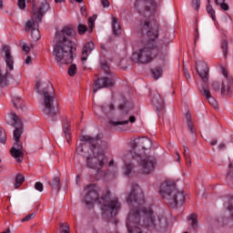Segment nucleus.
Wrapping results in <instances>:
<instances>
[{
	"instance_id": "f257e3e1",
	"label": "nucleus",
	"mask_w": 233,
	"mask_h": 233,
	"mask_svg": "<svg viewBox=\"0 0 233 233\" xmlns=\"http://www.w3.org/2000/svg\"><path fill=\"white\" fill-rule=\"evenodd\" d=\"M140 29L142 34H147L149 41L144 47L133 54V59H136L137 63L147 65L159 56V48H157L156 42H154L159 35V27L156 24L152 25L150 21L144 19L140 22Z\"/></svg>"
},
{
	"instance_id": "f03ea898",
	"label": "nucleus",
	"mask_w": 233,
	"mask_h": 233,
	"mask_svg": "<svg viewBox=\"0 0 233 233\" xmlns=\"http://www.w3.org/2000/svg\"><path fill=\"white\" fill-rule=\"evenodd\" d=\"M74 35H76V31L70 27H66L56 33L53 56L57 65H69L74 61V42L72 41Z\"/></svg>"
},
{
	"instance_id": "7ed1b4c3",
	"label": "nucleus",
	"mask_w": 233,
	"mask_h": 233,
	"mask_svg": "<svg viewBox=\"0 0 233 233\" xmlns=\"http://www.w3.org/2000/svg\"><path fill=\"white\" fill-rule=\"evenodd\" d=\"M85 190L86 192L84 198L86 205H92V203H96L98 200L101 205V210L106 216H116L117 212H119L121 203L116 198H110L109 192L99 198V187L89 185Z\"/></svg>"
},
{
	"instance_id": "20e7f679",
	"label": "nucleus",
	"mask_w": 233,
	"mask_h": 233,
	"mask_svg": "<svg viewBox=\"0 0 233 233\" xmlns=\"http://www.w3.org/2000/svg\"><path fill=\"white\" fill-rule=\"evenodd\" d=\"M31 19L25 23V32H30L34 41L41 39L39 32V23L43 21V16L50 10V2L48 0H32L31 1Z\"/></svg>"
},
{
	"instance_id": "39448f33",
	"label": "nucleus",
	"mask_w": 233,
	"mask_h": 233,
	"mask_svg": "<svg viewBox=\"0 0 233 233\" xmlns=\"http://www.w3.org/2000/svg\"><path fill=\"white\" fill-rule=\"evenodd\" d=\"M133 156L139 158L138 170L141 174L148 175L154 172L157 160L154 156H145V150L152 148V141L148 137L137 138L132 143Z\"/></svg>"
},
{
	"instance_id": "423d86ee",
	"label": "nucleus",
	"mask_w": 233,
	"mask_h": 233,
	"mask_svg": "<svg viewBox=\"0 0 233 233\" xmlns=\"http://www.w3.org/2000/svg\"><path fill=\"white\" fill-rule=\"evenodd\" d=\"M35 90L42 97L43 113L48 116V117L57 116L59 109H57V106L56 105V92L54 91L52 83L42 82L38 79L36 80Z\"/></svg>"
},
{
	"instance_id": "0eeeda50",
	"label": "nucleus",
	"mask_w": 233,
	"mask_h": 233,
	"mask_svg": "<svg viewBox=\"0 0 233 233\" xmlns=\"http://www.w3.org/2000/svg\"><path fill=\"white\" fill-rule=\"evenodd\" d=\"M6 123L8 125H11L12 127H15V129L13 133V137L15 140V145L11 148V156L15 157V159L21 163L23 161V157L25 154L23 153V146L21 145V136L23 135V122L15 113H10L6 116Z\"/></svg>"
},
{
	"instance_id": "6e6552de",
	"label": "nucleus",
	"mask_w": 233,
	"mask_h": 233,
	"mask_svg": "<svg viewBox=\"0 0 233 233\" xmlns=\"http://www.w3.org/2000/svg\"><path fill=\"white\" fill-rule=\"evenodd\" d=\"M159 193L170 208H177L185 203V193L176 188V184L173 182L162 183Z\"/></svg>"
},
{
	"instance_id": "1a4fd4ad",
	"label": "nucleus",
	"mask_w": 233,
	"mask_h": 233,
	"mask_svg": "<svg viewBox=\"0 0 233 233\" xmlns=\"http://www.w3.org/2000/svg\"><path fill=\"white\" fill-rule=\"evenodd\" d=\"M106 150H108V143L105 140L100 142L95 149L91 147V153L87 155L86 159V166L93 170H101L105 167Z\"/></svg>"
},
{
	"instance_id": "9d476101",
	"label": "nucleus",
	"mask_w": 233,
	"mask_h": 233,
	"mask_svg": "<svg viewBox=\"0 0 233 233\" xmlns=\"http://www.w3.org/2000/svg\"><path fill=\"white\" fill-rule=\"evenodd\" d=\"M80 141H82V143L76 146V154L77 156L87 157L89 154H92V148L96 149V147L101 145L105 140L94 138L90 136H82Z\"/></svg>"
},
{
	"instance_id": "9b49d317",
	"label": "nucleus",
	"mask_w": 233,
	"mask_h": 233,
	"mask_svg": "<svg viewBox=\"0 0 233 233\" xmlns=\"http://www.w3.org/2000/svg\"><path fill=\"white\" fill-rule=\"evenodd\" d=\"M134 8L140 15L152 16L157 13V3L156 0H136Z\"/></svg>"
},
{
	"instance_id": "f8f14e48",
	"label": "nucleus",
	"mask_w": 233,
	"mask_h": 233,
	"mask_svg": "<svg viewBox=\"0 0 233 233\" xmlns=\"http://www.w3.org/2000/svg\"><path fill=\"white\" fill-rule=\"evenodd\" d=\"M102 68L106 70V76L98 78L95 83V88L93 90L94 94L100 90V88H107V86H114L116 85V76L110 74L108 71V66L106 65H103Z\"/></svg>"
},
{
	"instance_id": "ddd939ff",
	"label": "nucleus",
	"mask_w": 233,
	"mask_h": 233,
	"mask_svg": "<svg viewBox=\"0 0 233 233\" xmlns=\"http://www.w3.org/2000/svg\"><path fill=\"white\" fill-rule=\"evenodd\" d=\"M129 203H134V205H144L145 204V195L143 194V189L137 185L134 186L131 193L127 198Z\"/></svg>"
},
{
	"instance_id": "4468645a",
	"label": "nucleus",
	"mask_w": 233,
	"mask_h": 233,
	"mask_svg": "<svg viewBox=\"0 0 233 233\" xmlns=\"http://www.w3.org/2000/svg\"><path fill=\"white\" fill-rule=\"evenodd\" d=\"M123 159L126 163L124 167V174L125 176H130L132 174V170H134V165H132L130 161H134L136 159L139 161V158L134 156V153L132 151H129L124 155Z\"/></svg>"
},
{
	"instance_id": "2eb2a0df",
	"label": "nucleus",
	"mask_w": 233,
	"mask_h": 233,
	"mask_svg": "<svg viewBox=\"0 0 233 233\" xmlns=\"http://www.w3.org/2000/svg\"><path fill=\"white\" fill-rule=\"evenodd\" d=\"M224 79L222 80L221 95L228 96L230 94V88L233 86V78L228 76L227 69H222Z\"/></svg>"
},
{
	"instance_id": "dca6fc26",
	"label": "nucleus",
	"mask_w": 233,
	"mask_h": 233,
	"mask_svg": "<svg viewBox=\"0 0 233 233\" xmlns=\"http://www.w3.org/2000/svg\"><path fill=\"white\" fill-rule=\"evenodd\" d=\"M2 56L4 57L5 63H6V68L7 70H14V56H12V50L10 49V46H5L2 48Z\"/></svg>"
},
{
	"instance_id": "f3484780",
	"label": "nucleus",
	"mask_w": 233,
	"mask_h": 233,
	"mask_svg": "<svg viewBox=\"0 0 233 233\" xmlns=\"http://www.w3.org/2000/svg\"><path fill=\"white\" fill-rule=\"evenodd\" d=\"M197 72L203 83H208V66L205 62L197 64Z\"/></svg>"
},
{
	"instance_id": "a211bd4d",
	"label": "nucleus",
	"mask_w": 233,
	"mask_h": 233,
	"mask_svg": "<svg viewBox=\"0 0 233 233\" xmlns=\"http://www.w3.org/2000/svg\"><path fill=\"white\" fill-rule=\"evenodd\" d=\"M199 90L203 94V96L206 97V99L208 100L209 105H211L212 106H215V107L218 106V103L216 102V99L212 96V95L210 94V90L208 89V86H207V84H203L199 87Z\"/></svg>"
},
{
	"instance_id": "6ab92c4d",
	"label": "nucleus",
	"mask_w": 233,
	"mask_h": 233,
	"mask_svg": "<svg viewBox=\"0 0 233 233\" xmlns=\"http://www.w3.org/2000/svg\"><path fill=\"white\" fill-rule=\"evenodd\" d=\"M96 48V45L93 42L86 43L82 49V63L85 65V61L88 59V56L92 54V50Z\"/></svg>"
},
{
	"instance_id": "aec40b11",
	"label": "nucleus",
	"mask_w": 233,
	"mask_h": 233,
	"mask_svg": "<svg viewBox=\"0 0 233 233\" xmlns=\"http://www.w3.org/2000/svg\"><path fill=\"white\" fill-rule=\"evenodd\" d=\"M122 119L121 121H110V125H113L114 127H117V125H128V122L130 123H136V116H129L128 120V114L122 115Z\"/></svg>"
},
{
	"instance_id": "412c9836",
	"label": "nucleus",
	"mask_w": 233,
	"mask_h": 233,
	"mask_svg": "<svg viewBox=\"0 0 233 233\" xmlns=\"http://www.w3.org/2000/svg\"><path fill=\"white\" fill-rule=\"evenodd\" d=\"M152 101L157 110H163V108H165V100L161 97V95H155Z\"/></svg>"
},
{
	"instance_id": "4be33fe9",
	"label": "nucleus",
	"mask_w": 233,
	"mask_h": 233,
	"mask_svg": "<svg viewBox=\"0 0 233 233\" xmlns=\"http://www.w3.org/2000/svg\"><path fill=\"white\" fill-rule=\"evenodd\" d=\"M112 28H113V34L115 35L121 34V25H119V23L117 22V18L114 16L112 20Z\"/></svg>"
},
{
	"instance_id": "5701e85b",
	"label": "nucleus",
	"mask_w": 233,
	"mask_h": 233,
	"mask_svg": "<svg viewBox=\"0 0 233 233\" xmlns=\"http://www.w3.org/2000/svg\"><path fill=\"white\" fill-rule=\"evenodd\" d=\"M186 119H187V125L188 130L190 131V134H194V127L192 126V115H190V112L186 113Z\"/></svg>"
},
{
	"instance_id": "b1692460",
	"label": "nucleus",
	"mask_w": 233,
	"mask_h": 233,
	"mask_svg": "<svg viewBox=\"0 0 233 233\" xmlns=\"http://www.w3.org/2000/svg\"><path fill=\"white\" fill-rule=\"evenodd\" d=\"M60 183L61 180L59 179V177H55L52 182H48V185H50L51 188H54L55 190H59Z\"/></svg>"
},
{
	"instance_id": "393cba45",
	"label": "nucleus",
	"mask_w": 233,
	"mask_h": 233,
	"mask_svg": "<svg viewBox=\"0 0 233 233\" xmlns=\"http://www.w3.org/2000/svg\"><path fill=\"white\" fill-rule=\"evenodd\" d=\"M22 183H25V176L22 174L16 175L15 188H19Z\"/></svg>"
},
{
	"instance_id": "a878e982",
	"label": "nucleus",
	"mask_w": 233,
	"mask_h": 233,
	"mask_svg": "<svg viewBox=\"0 0 233 233\" xmlns=\"http://www.w3.org/2000/svg\"><path fill=\"white\" fill-rule=\"evenodd\" d=\"M152 74H153L155 79H159V77L163 74V69L161 67H157L152 70Z\"/></svg>"
},
{
	"instance_id": "bb28decb",
	"label": "nucleus",
	"mask_w": 233,
	"mask_h": 233,
	"mask_svg": "<svg viewBox=\"0 0 233 233\" xmlns=\"http://www.w3.org/2000/svg\"><path fill=\"white\" fill-rule=\"evenodd\" d=\"M220 46L224 52V56L225 57H227V54L228 53V41L227 40H222Z\"/></svg>"
},
{
	"instance_id": "cd10ccee",
	"label": "nucleus",
	"mask_w": 233,
	"mask_h": 233,
	"mask_svg": "<svg viewBox=\"0 0 233 233\" xmlns=\"http://www.w3.org/2000/svg\"><path fill=\"white\" fill-rule=\"evenodd\" d=\"M187 219H191V227L193 228H198V216L196 215H191L189 217H187Z\"/></svg>"
},
{
	"instance_id": "c85d7f7f",
	"label": "nucleus",
	"mask_w": 233,
	"mask_h": 233,
	"mask_svg": "<svg viewBox=\"0 0 233 233\" xmlns=\"http://www.w3.org/2000/svg\"><path fill=\"white\" fill-rule=\"evenodd\" d=\"M184 157L186 159V163L187 166H190L191 160H190V152H188V147H184Z\"/></svg>"
},
{
	"instance_id": "c756f323",
	"label": "nucleus",
	"mask_w": 233,
	"mask_h": 233,
	"mask_svg": "<svg viewBox=\"0 0 233 233\" xmlns=\"http://www.w3.org/2000/svg\"><path fill=\"white\" fill-rule=\"evenodd\" d=\"M68 74L70 77H74V76L77 74V66H76L75 64H72L68 68Z\"/></svg>"
},
{
	"instance_id": "7c9ffc66",
	"label": "nucleus",
	"mask_w": 233,
	"mask_h": 233,
	"mask_svg": "<svg viewBox=\"0 0 233 233\" xmlns=\"http://www.w3.org/2000/svg\"><path fill=\"white\" fill-rule=\"evenodd\" d=\"M0 143L5 145L6 143V131L3 127H0Z\"/></svg>"
},
{
	"instance_id": "2f4dec72",
	"label": "nucleus",
	"mask_w": 233,
	"mask_h": 233,
	"mask_svg": "<svg viewBox=\"0 0 233 233\" xmlns=\"http://www.w3.org/2000/svg\"><path fill=\"white\" fill-rule=\"evenodd\" d=\"M207 10H208V14H209V15H211V19L213 21H216V11H214V9H212V5H210V4H208V5L207 6Z\"/></svg>"
},
{
	"instance_id": "473e14b6",
	"label": "nucleus",
	"mask_w": 233,
	"mask_h": 233,
	"mask_svg": "<svg viewBox=\"0 0 233 233\" xmlns=\"http://www.w3.org/2000/svg\"><path fill=\"white\" fill-rule=\"evenodd\" d=\"M69 128V126L68 124H64V132H65V135H66V139L67 141V143H70V131L68 130Z\"/></svg>"
},
{
	"instance_id": "72a5a7b5",
	"label": "nucleus",
	"mask_w": 233,
	"mask_h": 233,
	"mask_svg": "<svg viewBox=\"0 0 233 233\" xmlns=\"http://www.w3.org/2000/svg\"><path fill=\"white\" fill-rule=\"evenodd\" d=\"M77 30H78V34L80 35H83L84 34H86V30H88V27H86V25L79 24L77 26Z\"/></svg>"
},
{
	"instance_id": "f704fd0d",
	"label": "nucleus",
	"mask_w": 233,
	"mask_h": 233,
	"mask_svg": "<svg viewBox=\"0 0 233 233\" xmlns=\"http://www.w3.org/2000/svg\"><path fill=\"white\" fill-rule=\"evenodd\" d=\"M96 19H97V15L89 17V19L87 21L88 26H89V28H91L90 32H92V28H94V21H96Z\"/></svg>"
},
{
	"instance_id": "c9c22d12",
	"label": "nucleus",
	"mask_w": 233,
	"mask_h": 233,
	"mask_svg": "<svg viewBox=\"0 0 233 233\" xmlns=\"http://www.w3.org/2000/svg\"><path fill=\"white\" fill-rule=\"evenodd\" d=\"M228 210L230 212L231 218H233V197L229 198Z\"/></svg>"
},
{
	"instance_id": "e433bc0d",
	"label": "nucleus",
	"mask_w": 233,
	"mask_h": 233,
	"mask_svg": "<svg viewBox=\"0 0 233 233\" xmlns=\"http://www.w3.org/2000/svg\"><path fill=\"white\" fill-rule=\"evenodd\" d=\"M35 190H38V192H43V190L45 189V187L43 186V183L36 182L35 184Z\"/></svg>"
},
{
	"instance_id": "4c0bfd02",
	"label": "nucleus",
	"mask_w": 233,
	"mask_h": 233,
	"mask_svg": "<svg viewBox=\"0 0 233 233\" xmlns=\"http://www.w3.org/2000/svg\"><path fill=\"white\" fill-rule=\"evenodd\" d=\"M18 8H20V10H25V8H26V1L25 0H18Z\"/></svg>"
},
{
	"instance_id": "58836bf2",
	"label": "nucleus",
	"mask_w": 233,
	"mask_h": 233,
	"mask_svg": "<svg viewBox=\"0 0 233 233\" xmlns=\"http://www.w3.org/2000/svg\"><path fill=\"white\" fill-rule=\"evenodd\" d=\"M13 105H14L15 108H21V105H22L21 99L15 98L13 100Z\"/></svg>"
},
{
	"instance_id": "ea45409f",
	"label": "nucleus",
	"mask_w": 233,
	"mask_h": 233,
	"mask_svg": "<svg viewBox=\"0 0 233 233\" xmlns=\"http://www.w3.org/2000/svg\"><path fill=\"white\" fill-rule=\"evenodd\" d=\"M34 218H35V213L29 214L22 219V223H25V221H30V219H34Z\"/></svg>"
},
{
	"instance_id": "a19ab883",
	"label": "nucleus",
	"mask_w": 233,
	"mask_h": 233,
	"mask_svg": "<svg viewBox=\"0 0 233 233\" xmlns=\"http://www.w3.org/2000/svg\"><path fill=\"white\" fill-rule=\"evenodd\" d=\"M6 73L3 74V72L0 70V85H3V83H6Z\"/></svg>"
},
{
	"instance_id": "79ce46f5",
	"label": "nucleus",
	"mask_w": 233,
	"mask_h": 233,
	"mask_svg": "<svg viewBox=\"0 0 233 233\" xmlns=\"http://www.w3.org/2000/svg\"><path fill=\"white\" fill-rule=\"evenodd\" d=\"M62 231L61 233H70V226L68 225H61Z\"/></svg>"
},
{
	"instance_id": "37998d69",
	"label": "nucleus",
	"mask_w": 233,
	"mask_h": 233,
	"mask_svg": "<svg viewBox=\"0 0 233 233\" xmlns=\"http://www.w3.org/2000/svg\"><path fill=\"white\" fill-rule=\"evenodd\" d=\"M219 6L221 8V10H224L225 12L228 11L229 6L228 4L222 2V4H219Z\"/></svg>"
},
{
	"instance_id": "c03bdc74",
	"label": "nucleus",
	"mask_w": 233,
	"mask_h": 233,
	"mask_svg": "<svg viewBox=\"0 0 233 233\" xmlns=\"http://www.w3.org/2000/svg\"><path fill=\"white\" fill-rule=\"evenodd\" d=\"M192 6L193 8H196L197 10H199V0H193L192 1Z\"/></svg>"
},
{
	"instance_id": "a18cd8bd",
	"label": "nucleus",
	"mask_w": 233,
	"mask_h": 233,
	"mask_svg": "<svg viewBox=\"0 0 233 233\" xmlns=\"http://www.w3.org/2000/svg\"><path fill=\"white\" fill-rule=\"evenodd\" d=\"M101 4L104 8H108V6H110V3L108 2V0H101Z\"/></svg>"
},
{
	"instance_id": "49530a36",
	"label": "nucleus",
	"mask_w": 233,
	"mask_h": 233,
	"mask_svg": "<svg viewBox=\"0 0 233 233\" xmlns=\"http://www.w3.org/2000/svg\"><path fill=\"white\" fill-rule=\"evenodd\" d=\"M23 50L25 54H28V52H30V46L26 44H23Z\"/></svg>"
},
{
	"instance_id": "de8ad7c7",
	"label": "nucleus",
	"mask_w": 233,
	"mask_h": 233,
	"mask_svg": "<svg viewBox=\"0 0 233 233\" xmlns=\"http://www.w3.org/2000/svg\"><path fill=\"white\" fill-rule=\"evenodd\" d=\"M213 88H214L215 90H219V88H220L219 83H218V82H215V83L213 84Z\"/></svg>"
},
{
	"instance_id": "09e8293b",
	"label": "nucleus",
	"mask_w": 233,
	"mask_h": 233,
	"mask_svg": "<svg viewBox=\"0 0 233 233\" xmlns=\"http://www.w3.org/2000/svg\"><path fill=\"white\" fill-rule=\"evenodd\" d=\"M32 63V56H27L25 59V65H30Z\"/></svg>"
},
{
	"instance_id": "8fccbe9b",
	"label": "nucleus",
	"mask_w": 233,
	"mask_h": 233,
	"mask_svg": "<svg viewBox=\"0 0 233 233\" xmlns=\"http://www.w3.org/2000/svg\"><path fill=\"white\" fill-rule=\"evenodd\" d=\"M210 145H211L212 147H216V145H218V140H216V139L211 140V141H210Z\"/></svg>"
},
{
	"instance_id": "3c124183",
	"label": "nucleus",
	"mask_w": 233,
	"mask_h": 233,
	"mask_svg": "<svg viewBox=\"0 0 233 233\" xmlns=\"http://www.w3.org/2000/svg\"><path fill=\"white\" fill-rule=\"evenodd\" d=\"M216 5H221L225 3V0H215Z\"/></svg>"
},
{
	"instance_id": "603ef678",
	"label": "nucleus",
	"mask_w": 233,
	"mask_h": 233,
	"mask_svg": "<svg viewBox=\"0 0 233 233\" xmlns=\"http://www.w3.org/2000/svg\"><path fill=\"white\" fill-rule=\"evenodd\" d=\"M80 12H81V14H85V12H86V7L82 6V7L80 8Z\"/></svg>"
},
{
	"instance_id": "864d4df0",
	"label": "nucleus",
	"mask_w": 233,
	"mask_h": 233,
	"mask_svg": "<svg viewBox=\"0 0 233 233\" xmlns=\"http://www.w3.org/2000/svg\"><path fill=\"white\" fill-rule=\"evenodd\" d=\"M101 50H106V46L105 44L100 45Z\"/></svg>"
},
{
	"instance_id": "5fc2aeb1",
	"label": "nucleus",
	"mask_w": 233,
	"mask_h": 233,
	"mask_svg": "<svg viewBox=\"0 0 233 233\" xmlns=\"http://www.w3.org/2000/svg\"><path fill=\"white\" fill-rule=\"evenodd\" d=\"M225 144H220L219 146H218V148H220V150H223L224 148H225Z\"/></svg>"
},
{
	"instance_id": "6e6d98bb",
	"label": "nucleus",
	"mask_w": 233,
	"mask_h": 233,
	"mask_svg": "<svg viewBox=\"0 0 233 233\" xmlns=\"http://www.w3.org/2000/svg\"><path fill=\"white\" fill-rule=\"evenodd\" d=\"M107 108L108 110H114V105L110 104Z\"/></svg>"
},
{
	"instance_id": "4d7b16f0",
	"label": "nucleus",
	"mask_w": 233,
	"mask_h": 233,
	"mask_svg": "<svg viewBox=\"0 0 233 233\" xmlns=\"http://www.w3.org/2000/svg\"><path fill=\"white\" fill-rule=\"evenodd\" d=\"M113 165H114V159H112V160L109 161L108 166H109V167H113Z\"/></svg>"
},
{
	"instance_id": "13d9d810",
	"label": "nucleus",
	"mask_w": 233,
	"mask_h": 233,
	"mask_svg": "<svg viewBox=\"0 0 233 233\" xmlns=\"http://www.w3.org/2000/svg\"><path fill=\"white\" fill-rule=\"evenodd\" d=\"M0 10H3V0H0Z\"/></svg>"
},
{
	"instance_id": "bf43d9fd",
	"label": "nucleus",
	"mask_w": 233,
	"mask_h": 233,
	"mask_svg": "<svg viewBox=\"0 0 233 233\" xmlns=\"http://www.w3.org/2000/svg\"><path fill=\"white\" fill-rule=\"evenodd\" d=\"M177 161H180V159H181V157H179V153L178 152H177Z\"/></svg>"
},
{
	"instance_id": "052dcab7",
	"label": "nucleus",
	"mask_w": 233,
	"mask_h": 233,
	"mask_svg": "<svg viewBox=\"0 0 233 233\" xmlns=\"http://www.w3.org/2000/svg\"><path fill=\"white\" fill-rule=\"evenodd\" d=\"M56 3H65V0H55Z\"/></svg>"
},
{
	"instance_id": "680f3d73",
	"label": "nucleus",
	"mask_w": 233,
	"mask_h": 233,
	"mask_svg": "<svg viewBox=\"0 0 233 233\" xmlns=\"http://www.w3.org/2000/svg\"><path fill=\"white\" fill-rule=\"evenodd\" d=\"M76 3H82L83 0H76Z\"/></svg>"
},
{
	"instance_id": "e2e57ef3",
	"label": "nucleus",
	"mask_w": 233,
	"mask_h": 233,
	"mask_svg": "<svg viewBox=\"0 0 233 233\" xmlns=\"http://www.w3.org/2000/svg\"><path fill=\"white\" fill-rule=\"evenodd\" d=\"M186 76H187V77H190V74H188V73H187V75H186Z\"/></svg>"
},
{
	"instance_id": "0e129e2a",
	"label": "nucleus",
	"mask_w": 233,
	"mask_h": 233,
	"mask_svg": "<svg viewBox=\"0 0 233 233\" xmlns=\"http://www.w3.org/2000/svg\"><path fill=\"white\" fill-rule=\"evenodd\" d=\"M208 5H210V0H208Z\"/></svg>"
},
{
	"instance_id": "69168bd1",
	"label": "nucleus",
	"mask_w": 233,
	"mask_h": 233,
	"mask_svg": "<svg viewBox=\"0 0 233 233\" xmlns=\"http://www.w3.org/2000/svg\"><path fill=\"white\" fill-rule=\"evenodd\" d=\"M195 43H198V38H196Z\"/></svg>"
},
{
	"instance_id": "338daca9",
	"label": "nucleus",
	"mask_w": 233,
	"mask_h": 233,
	"mask_svg": "<svg viewBox=\"0 0 233 233\" xmlns=\"http://www.w3.org/2000/svg\"><path fill=\"white\" fill-rule=\"evenodd\" d=\"M105 112H108V110L106 108V109H105Z\"/></svg>"
},
{
	"instance_id": "774afa93",
	"label": "nucleus",
	"mask_w": 233,
	"mask_h": 233,
	"mask_svg": "<svg viewBox=\"0 0 233 233\" xmlns=\"http://www.w3.org/2000/svg\"><path fill=\"white\" fill-rule=\"evenodd\" d=\"M185 233H188V232H185Z\"/></svg>"
}]
</instances>
